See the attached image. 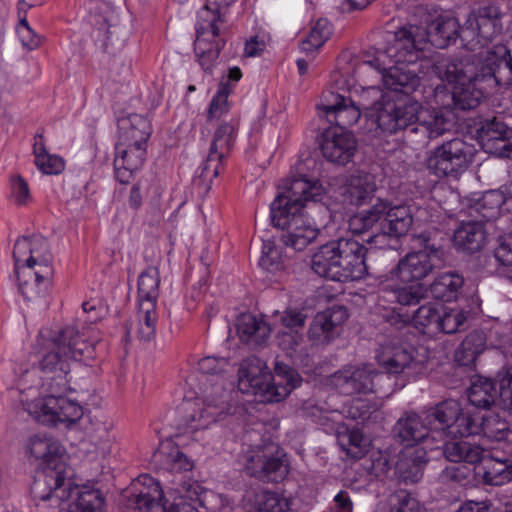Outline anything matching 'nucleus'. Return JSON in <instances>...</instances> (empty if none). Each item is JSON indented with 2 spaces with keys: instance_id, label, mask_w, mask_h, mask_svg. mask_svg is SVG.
Segmentation results:
<instances>
[{
  "instance_id": "f257e3e1",
  "label": "nucleus",
  "mask_w": 512,
  "mask_h": 512,
  "mask_svg": "<svg viewBox=\"0 0 512 512\" xmlns=\"http://www.w3.org/2000/svg\"><path fill=\"white\" fill-rule=\"evenodd\" d=\"M73 329L67 328L55 334L42 329L37 337L38 366L20 367L16 371V385L21 393L23 408L38 423L47 427L73 428L84 416L83 406L63 395L57 389H65L69 382L70 360H86L92 357L94 346L71 337Z\"/></svg>"
},
{
  "instance_id": "f03ea898",
  "label": "nucleus",
  "mask_w": 512,
  "mask_h": 512,
  "mask_svg": "<svg viewBox=\"0 0 512 512\" xmlns=\"http://www.w3.org/2000/svg\"><path fill=\"white\" fill-rule=\"evenodd\" d=\"M439 77L453 85L452 99L461 110L476 108L485 93L477 84L493 81L497 86L512 84V56L499 46L472 54L460 61H439L435 65Z\"/></svg>"
},
{
  "instance_id": "7ed1b4c3",
  "label": "nucleus",
  "mask_w": 512,
  "mask_h": 512,
  "mask_svg": "<svg viewBox=\"0 0 512 512\" xmlns=\"http://www.w3.org/2000/svg\"><path fill=\"white\" fill-rule=\"evenodd\" d=\"M325 189L318 180L304 175L287 179L284 191L270 204L273 225L285 230L281 242L295 251H303L319 235V229L306 217L304 210L309 203L320 201Z\"/></svg>"
},
{
  "instance_id": "20e7f679",
  "label": "nucleus",
  "mask_w": 512,
  "mask_h": 512,
  "mask_svg": "<svg viewBox=\"0 0 512 512\" xmlns=\"http://www.w3.org/2000/svg\"><path fill=\"white\" fill-rule=\"evenodd\" d=\"M228 367L229 361L223 357L208 356L199 360V392L195 398L182 404L183 416L179 429L184 433L208 428L223 412L228 393L225 377Z\"/></svg>"
},
{
  "instance_id": "39448f33",
  "label": "nucleus",
  "mask_w": 512,
  "mask_h": 512,
  "mask_svg": "<svg viewBox=\"0 0 512 512\" xmlns=\"http://www.w3.org/2000/svg\"><path fill=\"white\" fill-rule=\"evenodd\" d=\"M13 260L17 287L23 298L28 302L42 298L53 274L47 239L40 235L18 238Z\"/></svg>"
},
{
  "instance_id": "423d86ee",
  "label": "nucleus",
  "mask_w": 512,
  "mask_h": 512,
  "mask_svg": "<svg viewBox=\"0 0 512 512\" xmlns=\"http://www.w3.org/2000/svg\"><path fill=\"white\" fill-rule=\"evenodd\" d=\"M272 375L257 357L243 360L238 369V389L261 402H279L300 386L301 377L290 366L277 362Z\"/></svg>"
},
{
  "instance_id": "0eeeda50",
  "label": "nucleus",
  "mask_w": 512,
  "mask_h": 512,
  "mask_svg": "<svg viewBox=\"0 0 512 512\" xmlns=\"http://www.w3.org/2000/svg\"><path fill=\"white\" fill-rule=\"evenodd\" d=\"M27 453L39 461L41 471L32 485L34 498H46L43 493L48 487H59L63 475L67 473L65 447L47 434H37L27 443Z\"/></svg>"
},
{
  "instance_id": "6e6552de",
  "label": "nucleus",
  "mask_w": 512,
  "mask_h": 512,
  "mask_svg": "<svg viewBox=\"0 0 512 512\" xmlns=\"http://www.w3.org/2000/svg\"><path fill=\"white\" fill-rule=\"evenodd\" d=\"M425 413L426 420L431 425L432 441L468 437L477 430L472 424L473 414L464 412L461 404L454 399L444 400Z\"/></svg>"
},
{
  "instance_id": "1a4fd4ad",
  "label": "nucleus",
  "mask_w": 512,
  "mask_h": 512,
  "mask_svg": "<svg viewBox=\"0 0 512 512\" xmlns=\"http://www.w3.org/2000/svg\"><path fill=\"white\" fill-rule=\"evenodd\" d=\"M417 240L423 249L407 254L391 271L392 277H396L402 283L422 280L444 260V251L430 243V238L426 233L418 235Z\"/></svg>"
},
{
  "instance_id": "9d476101",
  "label": "nucleus",
  "mask_w": 512,
  "mask_h": 512,
  "mask_svg": "<svg viewBox=\"0 0 512 512\" xmlns=\"http://www.w3.org/2000/svg\"><path fill=\"white\" fill-rule=\"evenodd\" d=\"M470 155L467 143L460 138H454L430 150L425 166L437 177H456L467 169Z\"/></svg>"
},
{
  "instance_id": "9b49d317",
  "label": "nucleus",
  "mask_w": 512,
  "mask_h": 512,
  "mask_svg": "<svg viewBox=\"0 0 512 512\" xmlns=\"http://www.w3.org/2000/svg\"><path fill=\"white\" fill-rule=\"evenodd\" d=\"M386 380H390L389 375L374 370L370 365H350L335 372L330 383L340 394L354 395L377 393Z\"/></svg>"
},
{
  "instance_id": "f8f14e48",
  "label": "nucleus",
  "mask_w": 512,
  "mask_h": 512,
  "mask_svg": "<svg viewBox=\"0 0 512 512\" xmlns=\"http://www.w3.org/2000/svg\"><path fill=\"white\" fill-rule=\"evenodd\" d=\"M59 487H48L43 493L46 498H35V500L48 501L55 498L60 503H66L67 507L61 510L66 512H94L96 502V491L92 484L78 485L74 479L66 474L63 475Z\"/></svg>"
},
{
  "instance_id": "ddd939ff",
  "label": "nucleus",
  "mask_w": 512,
  "mask_h": 512,
  "mask_svg": "<svg viewBox=\"0 0 512 512\" xmlns=\"http://www.w3.org/2000/svg\"><path fill=\"white\" fill-rule=\"evenodd\" d=\"M417 102L383 99L375 106L377 130L384 134H396L410 129L418 114Z\"/></svg>"
},
{
  "instance_id": "4468645a",
  "label": "nucleus",
  "mask_w": 512,
  "mask_h": 512,
  "mask_svg": "<svg viewBox=\"0 0 512 512\" xmlns=\"http://www.w3.org/2000/svg\"><path fill=\"white\" fill-rule=\"evenodd\" d=\"M377 205L384 207L381 214H379V230H381V233L363 240L375 247L382 248L387 236L400 237L409 231L413 223V216L411 207L407 205L392 206L390 202L383 200H378Z\"/></svg>"
},
{
  "instance_id": "2eb2a0df",
  "label": "nucleus",
  "mask_w": 512,
  "mask_h": 512,
  "mask_svg": "<svg viewBox=\"0 0 512 512\" xmlns=\"http://www.w3.org/2000/svg\"><path fill=\"white\" fill-rule=\"evenodd\" d=\"M461 34H401L400 38L395 40V44L388 52L392 53L398 61L412 63L418 59V53L432 46L438 49H444L455 44L458 36Z\"/></svg>"
},
{
  "instance_id": "dca6fc26",
  "label": "nucleus",
  "mask_w": 512,
  "mask_h": 512,
  "mask_svg": "<svg viewBox=\"0 0 512 512\" xmlns=\"http://www.w3.org/2000/svg\"><path fill=\"white\" fill-rule=\"evenodd\" d=\"M134 487L137 493H133L128 501L130 512H168L169 500H165L159 482L152 476H139Z\"/></svg>"
},
{
  "instance_id": "f3484780",
  "label": "nucleus",
  "mask_w": 512,
  "mask_h": 512,
  "mask_svg": "<svg viewBox=\"0 0 512 512\" xmlns=\"http://www.w3.org/2000/svg\"><path fill=\"white\" fill-rule=\"evenodd\" d=\"M357 147L355 137L348 130L326 128L321 135L320 149L324 158L345 165L351 161Z\"/></svg>"
},
{
  "instance_id": "a211bd4d",
  "label": "nucleus",
  "mask_w": 512,
  "mask_h": 512,
  "mask_svg": "<svg viewBox=\"0 0 512 512\" xmlns=\"http://www.w3.org/2000/svg\"><path fill=\"white\" fill-rule=\"evenodd\" d=\"M335 241L344 282L364 278L367 274L366 247L354 238L342 237Z\"/></svg>"
},
{
  "instance_id": "6ab92c4d",
  "label": "nucleus",
  "mask_w": 512,
  "mask_h": 512,
  "mask_svg": "<svg viewBox=\"0 0 512 512\" xmlns=\"http://www.w3.org/2000/svg\"><path fill=\"white\" fill-rule=\"evenodd\" d=\"M245 470L250 476L267 482H279L288 474L285 462L263 448L247 452Z\"/></svg>"
},
{
  "instance_id": "aec40b11",
  "label": "nucleus",
  "mask_w": 512,
  "mask_h": 512,
  "mask_svg": "<svg viewBox=\"0 0 512 512\" xmlns=\"http://www.w3.org/2000/svg\"><path fill=\"white\" fill-rule=\"evenodd\" d=\"M236 139V127L232 122H222L214 132L209 154L202 168V175L215 178L222 162L232 149Z\"/></svg>"
},
{
  "instance_id": "412c9836",
  "label": "nucleus",
  "mask_w": 512,
  "mask_h": 512,
  "mask_svg": "<svg viewBox=\"0 0 512 512\" xmlns=\"http://www.w3.org/2000/svg\"><path fill=\"white\" fill-rule=\"evenodd\" d=\"M395 434L400 441L407 447L414 446L418 443H424L425 449H437L440 445H429L428 442L432 441L431 425L424 417L414 413H406L401 417L395 425Z\"/></svg>"
},
{
  "instance_id": "4be33fe9",
  "label": "nucleus",
  "mask_w": 512,
  "mask_h": 512,
  "mask_svg": "<svg viewBox=\"0 0 512 512\" xmlns=\"http://www.w3.org/2000/svg\"><path fill=\"white\" fill-rule=\"evenodd\" d=\"M324 101L325 103H322L323 111L328 121L335 123V126L330 128L347 130L346 128L358 122L361 116L360 108L351 99L331 92L325 96Z\"/></svg>"
},
{
  "instance_id": "5701e85b",
  "label": "nucleus",
  "mask_w": 512,
  "mask_h": 512,
  "mask_svg": "<svg viewBox=\"0 0 512 512\" xmlns=\"http://www.w3.org/2000/svg\"><path fill=\"white\" fill-rule=\"evenodd\" d=\"M115 149V178L119 183L127 184L134 172L142 167L146 157V147L118 141Z\"/></svg>"
},
{
  "instance_id": "b1692460",
  "label": "nucleus",
  "mask_w": 512,
  "mask_h": 512,
  "mask_svg": "<svg viewBox=\"0 0 512 512\" xmlns=\"http://www.w3.org/2000/svg\"><path fill=\"white\" fill-rule=\"evenodd\" d=\"M348 319V311L343 306H335L318 313L310 327L309 338L318 344H326L337 334V328Z\"/></svg>"
},
{
  "instance_id": "393cba45",
  "label": "nucleus",
  "mask_w": 512,
  "mask_h": 512,
  "mask_svg": "<svg viewBox=\"0 0 512 512\" xmlns=\"http://www.w3.org/2000/svg\"><path fill=\"white\" fill-rule=\"evenodd\" d=\"M453 126V113L449 110L433 109L429 112H421L416 115L411 128L410 135L422 134L427 139H435Z\"/></svg>"
},
{
  "instance_id": "a878e982",
  "label": "nucleus",
  "mask_w": 512,
  "mask_h": 512,
  "mask_svg": "<svg viewBox=\"0 0 512 512\" xmlns=\"http://www.w3.org/2000/svg\"><path fill=\"white\" fill-rule=\"evenodd\" d=\"M236 0H207L197 12L195 32H221L227 23L229 8Z\"/></svg>"
},
{
  "instance_id": "bb28decb",
  "label": "nucleus",
  "mask_w": 512,
  "mask_h": 512,
  "mask_svg": "<svg viewBox=\"0 0 512 512\" xmlns=\"http://www.w3.org/2000/svg\"><path fill=\"white\" fill-rule=\"evenodd\" d=\"M202 487L195 481L186 480L170 487L167 491L169 500L168 512H199L197 505L201 503Z\"/></svg>"
},
{
  "instance_id": "cd10ccee",
  "label": "nucleus",
  "mask_w": 512,
  "mask_h": 512,
  "mask_svg": "<svg viewBox=\"0 0 512 512\" xmlns=\"http://www.w3.org/2000/svg\"><path fill=\"white\" fill-rule=\"evenodd\" d=\"M236 326L240 340L254 349L265 345L272 332L263 317L251 313L242 314Z\"/></svg>"
},
{
  "instance_id": "c85d7f7f",
  "label": "nucleus",
  "mask_w": 512,
  "mask_h": 512,
  "mask_svg": "<svg viewBox=\"0 0 512 512\" xmlns=\"http://www.w3.org/2000/svg\"><path fill=\"white\" fill-rule=\"evenodd\" d=\"M311 268L320 277L344 282L335 240L318 248L312 256Z\"/></svg>"
},
{
  "instance_id": "c756f323",
  "label": "nucleus",
  "mask_w": 512,
  "mask_h": 512,
  "mask_svg": "<svg viewBox=\"0 0 512 512\" xmlns=\"http://www.w3.org/2000/svg\"><path fill=\"white\" fill-rule=\"evenodd\" d=\"M379 364L388 374H399L414 362L413 348L393 342L383 345L377 355Z\"/></svg>"
},
{
  "instance_id": "7c9ffc66",
  "label": "nucleus",
  "mask_w": 512,
  "mask_h": 512,
  "mask_svg": "<svg viewBox=\"0 0 512 512\" xmlns=\"http://www.w3.org/2000/svg\"><path fill=\"white\" fill-rule=\"evenodd\" d=\"M153 457L162 469L170 473L187 472L193 467L192 462L171 439L161 441Z\"/></svg>"
},
{
  "instance_id": "2f4dec72",
  "label": "nucleus",
  "mask_w": 512,
  "mask_h": 512,
  "mask_svg": "<svg viewBox=\"0 0 512 512\" xmlns=\"http://www.w3.org/2000/svg\"><path fill=\"white\" fill-rule=\"evenodd\" d=\"M118 129L120 142L144 147L152 133L150 121L139 114H132L126 119L119 120Z\"/></svg>"
},
{
  "instance_id": "473e14b6",
  "label": "nucleus",
  "mask_w": 512,
  "mask_h": 512,
  "mask_svg": "<svg viewBox=\"0 0 512 512\" xmlns=\"http://www.w3.org/2000/svg\"><path fill=\"white\" fill-rule=\"evenodd\" d=\"M481 463L482 478L488 485L501 486L512 480V461L500 459L484 450Z\"/></svg>"
},
{
  "instance_id": "72a5a7b5",
  "label": "nucleus",
  "mask_w": 512,
  "mask_h": 512,
  "mask_svg": "<svg viewBox=\"0 0 512 512\" xmlns=\"http://www.w3.org/2000/svg\"><path fill=\"white\" fill-rule=\"evenodd\" d=\"M376 189L375 182L370 174L358 173L351 175L344 187L343 201L353 206L367 203Z\"/></svg>"
},
{
  "instance_id": "f704fd0d",
  "label": "nucleus",
  "mask_w": 512,
  "mask_h": 512,
  "mask_svg": "<svg viewBox=\"0 0 512 512\" xmlns=\"http://www.w3.org/2000/svg\"><path fill=\"white\" fill-rule=\"evenodd\" d=\"M485 240L484 225L479 221L462 222L453 235L455 247L468 253L479 251Z\"/></svg>"
},
{
  "instance_id": "c9c22d12",
  "label": "nucleus",
  "mask_w": 512,
  "mask_h": 512,
  "mask_svg": "<svg viewBox=\"0 0 512 512\" xmlns=\"http://www.w3.org/2000/svg\"><path fill=\"white\" fill-rule=\"evenodd\" d=\"M219 34H197L194 40V53L201 68L212 73L216 60L224 45Z\"/></svg>"
},
{
  "instance_id": "e433bc0d",
  "label": "nucleus",
  "mask_w": 512,
  "mask_h": 512,
  "mask_svg": "<svg viewBox=\"0 0 512 512\" xmlns=\"http://www.w3.org/2000/svg\"><path fill=\"white\" fill-rule=\"evenodd\" d=\"M114 423L112 420H105L98 425V432L104 431L107 435L106 437H101L100 441H98V454L101 453L102 461L100 463L101 466V474L105 475L107 480L112 479L113 470L117 464L116 451L117 447L115 445V433L113 432Z\"/></svg>"
},
{
  "instance_id": "4c0bfd02",
  "label": "nucleus",
  "mask_w": 512,
  "mask_h": 512,
  "mask_svg": "<svg viewBox=\"0 0 512 512\" xmlns=\"http://www.w3.org/2000/svg\"><path fill=\"white\" fill-rule=\"evenodd\" d=\"M426 462L425 448L407 449L397 462L396 470L405 482L415 483L422 477Z\"/></svg>"
},
{
  "instance_id": "58836bf2",
  "label": "nucleus",
  "mask_w": 512,
  "mask_h": 512,
  "mask_svg": "<svg viewBox=\"0 0 512 512\" xmlns=\"http://www.w3.org/2000/svg\"><path fill=\"white\" fill-rule=\"evenodd\" d=\"M466 29L470 32L490 31L499 32L500 11L496 5H487L472 10L465 23Z\"/></svg>"
},
{
  "instance_id": "ea45409f",
  "label": "nucleus",
  "mask_w": 512,
  "mask_h": 512,
  "mask_svg": "<svg viewBox=\"0 0 512 512\" xmlns=\"http://www.w3.org/2000/svg\"><path fill=\"white\" fill-rule=\"evenodd\" d=\"M382 292L389 294L396 303L402 306L417 305L426 296V289L421 283H403L401 285L389 280L382 284Z\"/></svg>"
},
{
  "instance_id": "a19ab883",
  "label": "nucleus",
  "mask_w": 512,
  "mask_h": 512,
  "mask_svg": "<svg viewBox=\"0 0 512 512\" xmlns=\"http://www.w3.org/2000/svg\"><path fill=\"white\" fill-rule=\"evenodd\" d=\"M472 424L477 427V430L473 431L472 435L483 434L493 441L506 439L510 432L507 421L495 413L485 415L473 414Z\"/></svg>"
},
{
  "instance_id": "79ce46f5",
  "label": "nucleus",
  "mask_w": 512,
  "mask_h": 512,
  "mask_svg": "<svg viewBox=\"0 0 512 512\" xmlns=\"http://www.w3.org/2000/svg\"><path fill=\"white\" fill-rule=\"evenodd\" d=\"M420 77L402 67H391L383 75V84L386 89L409 95L420 86Z\"/></svg>"
},
{
  "instance_id": "37998d69",
  "label": "nucleus",
  "mask_w": 512,
  "mask_h": 512,
  "mask_svg": "<svg viewBox=\"0 0 512 512\" xmlns=\"http://www.w3.org/2000/svg\"><path fill=\"white\" fill-rule=\"evenodd\" d=\"M434 442L442 443L443 453L447 460L451 462H467L475 464L483 457L484 449L466 441L446 442L444 438L443 440H435Z\"/></svg>"
},
{
  "instance_id": "c03bdc74",
  "label": "nucleus",
  "mask_w": 512,
  "mask_h": 512,
  "mask_svg": "<svg viewBox=\"0 0 512 512\" xmlns=\"http://www.w3.org/2000/svg\"><path fill=\"white\" fill-rule=\"evenodd\" d=\"M464 285V278L456 272H445L438 275L430 286L434 298L443 302H451L458 298Z\"/></svg>"
},
{
  "instance_id": "a18cd8bd",
  "label": "nucleus",
  "mask_w": 512,
  "mask_h": 512,
  "mask_svg": "<svg viewBox=\"0 0 512 512\" xmlns=\"http://www.w3.org/2000/svg\"><path fill=\"white\" fill-rule=\"evenodd\" d=\"M425 32H460V24L452 10L428 9L423 17Z\"/></svg>"
},
{
  "instance_id": "49530a36",
  "label": "nucleus",
  "mask_w": 512,
  "mask_h": 512,
  "mask_svg": "<svg viewBox=\"0 0 512 512\" xmlns=\"http://www.w3.org/2000/svg\"><path fill=\"white\" fill-rule=\"evenodd\" d=\"M442 304L429 302L421 305L414 313L412 322L416 329L423 334L435 335L439 332V320Z\"/></svg>"
},
{
  "instance_id": "de8ad7c7",
  "label": "nucleus",
  "mask_w": 512,
  "mask_h": 512,
  "mask_svg": "<svg viewBox=\"0 0 512 512\" xmlns=\"http://www.w3.org/2000/svg\"><path fill=\"white\" fill-rule=\"evenodd\" d=\"M383 209L382 205L375 203L370 209L353 215L348 222L349 230L354 235H361L371 231L367 238L381 233V230H379V214H381Z\"/></svg>"
},
{
  "instance_id": "09e8293b",
  "label": "nucleus",
  "mask_w": 512,
  "mask_h": 512,
  "mask_svg": "<svg viewBox=\"0 0 512 512\" xmlns=\"http://www.w3.org/2000/svg\"><path fill=\"white\" fill-rule=\"evenodd\" d=\"M33 154L37 168L44 174L57 175L65 169V161L62 157L48 153L42 135L35 137Z\"/></svg>"
},
{
  "instance_id": "8fccbe9b",
  "label": "nucleus",
  "mask_w": 512,
  "mask_h": 512,
  "mask_svg": "<svg viewBox=\"0 0 512 512\" xmlns=\"http://www.w3.org/2000/svg\"><path fill=\"white\" fill-rule=\"evenodd\" d=\"M278 347L295 363L302 362L307 356L304 345V333L299 331L279 330L276 333Z\"/></svg>"
},
{
  "instance_id": "3c124183",
  "label": "nucleus",
  "mask_w": 512,
  "mask_h": 512,
  "mask_svg": "<svg viewBox=\"0 0 512 512\" xmlns=\"http://www.w3.org/2000/svg\"><path fill=\"white\" fill-rule=\"evenodd\" d=\"M160 294V276L156 267H148L138 277V303L157 304Z\"/></svg>"
},
{
  "instance_id": "603ef678",
  "label": "nucleus",
  "mask_w": 512,
  "mask_h": 512,
  "mask_svg": "<svg viewBox=\"0 0 512 512\" xmlns=\"http://www.w3.org/2000/svg\"><path fill=\"white\" fill-rule=\"evenodd\" d=\"M496 397V388L492 380L488 378H478L473 381L468 389L469 402L478 408H488L494 403Z\"/></svg>"
},
{
  "instance_id": "864d4df0",
  "label": "nucleus",
  "mask_w": 512,
  "mask_h": 512,
  "mask_svg": "<svg viewBox=\"0 0 512 512\" xmlns=\"http://www.w3.org/2000/svg\"><path fill=\"white\" fill-rule=\"evenodd\" d=\"M156 305L149 302L138 303L137 336L143 341H150L155 336L157 324Z\"/></svg>"
},
{
  "instance_id": "5fc2aeb1",
  "label": "nucleus",
  "mask_w": 512,
  "mask_h": 512,
  "mask_svg": "<svg viewBox=\"0 0 512 512\" xmlns=\"http://www.w3.org/2000/svg\"><path fill=\"white\" fill-rule=\"evenodd\" d=\"M273 325L282 326L284 331H299L303 332L306 314L296 308H287L284 311L275 310L272 313Z\"/></svg>"
},
{
  "instance_id": "6e6d98bb",
  "label": "nucleus",
  "mask_w": 512,
  "mask_h": 512,
  "mask_svg": "<svg viewBox=\"0 0 512 512\" xmlns=\"http://www.w3.org/2000/svg\"><path fill=\"white\" fill-rule=\"evenodd\" d=\"M388 512H424V507L406 490H399L390 495Z\"/></svg>"
},
{
  "instance_id": "4d7b16f0",
  "label": "nucleus",
  "mask_w": 512,
  "mask_h": 512,
  "mask_svg": "<svg viewBox=\"0 0 512 512\" xmlns=\"http://www.w3.org/2000/svg\"><path fill=\"white\" fill-rule=\"evenodd\" d=\"M512 131L508 126L497 117L486 120L483 122L479 129V136L482 141H501L504 142L509 138Z\"/></svg>"
},
{
  "instance_id": "13d9d810",
  "label": "nucleus",
  "mask_w": 512,
  "mask_h": 512,
  "mask_svg": "<svg viewBox=\"0 0 512 512\" xmlns=\"http://www.w3.org/2000/svg\"><path fill=\"white\" fill-rule=\"evenodd\" d=\"M466 320L467 313L465 311L457 309L444 310V307H442L438 325L439 332L453 334L464 325Z\"/></svg>"
},
{
  "instance_id": "bf43d9fd",
  "label": "nucleus",
  "mask_w": 512,
  "mask_h": 512,
  "mask_svg": "<svg viewBox=\"0 0 512 512\" xmlns=\"http://www.w3.org/2000/svg\"><path fill=\"white\" fill-rule=\"evenodd\" d=\"M120 22L119 9L108 2H98V30L109 32Z\"/></svg>"
},
{
  "instance_id": "052dcab7",
  "label": "nucleus",
  "mask_w": 512,
  "mask_h": 512,
  "mask_svg": "<svg viewBox=\"0 0 512 512\" xmlns=\"http://www.w3.org/2000/svg\"><path fill=\"white\" fill-rule=\"evenodd\" d=\"M9 199L18 206L27 205L32 200L27 182L19 175L10 179Z\"/></svg>"
},
{
  "instance_id": "680f3d73",
  "label": "nucleus",
  "mask_w": 512,
  "mask_h": 512,
  "mask_svg": "<svg viewBox=\"0 0 512 512\" xmlns=\"http://www.w3.org/2000/svg\"><path fill=\"white\" fill-rule=\"evenodd\" d=\"M259 507L261 512H290L287 499L271 491L262 492Z\"/></svg>"
},
{
  "instance_id": "e2e57ef3",
  "label": "nucleus",
  "mask_w": 512,
  "mask_h": 512,
  "mask_svg": "<svg viewBox=\"0 0 512 512\" xmlns=\"http://www.w3.org/2000/svg\"><path fill=\"white\" fill-rule=\"evenodd\" d=\"M505 203L504 195L498 190H490L483 194L478 202V210H487L482 212L485 218H491L499 212L501 206Z\"/></svg>"
},
{
  "instance_id": "0e129e2a",
  "label": "nucleus",
  "mask_w": 512,
  "mask_h": 512,
  "mask_svg": "<svg viewBox=\"0 0 512 512\" xmlns=\"http://www.w3.org/2000/svg\"><path fill=\"white\" fill-rule=\"evenodd\" d=\"M259 266L267 271L275 272L283 268L284 260L276 246L264 245Z\"/></svg>"
},
{
  "instance_id": "69168bd1",
  "label": "nucleus",
  "mask_w": 512,
  "mask_h": 512,
  "mask_svg": "<svg viewBox=\"0 0 512 512\" xmlns=\"http://www.w3.org/2000/svg\"><path fill=\"white\" fill-rule=\"evenodd\" d=\"M328 37L323 34H306V37L299 44L300 51L307 57L314 59L321 47L327 42Z\"/></svg>"
},
{
  "instance_id": "338daca9",
  "label": "nucleus",
  "mask_w": 512,
  "mask_h": 512,
  "mask_svg": "<svg viewBox=\"0 0 512 512\" xmlns=\"http://www.w3.org/2000/svg\"><path fill=\"white\" fill-rule=\"evenodd\" d=\"M494 256L501 265H512V233L499 237Z\"/></svg>"
},
{
  "instance_id": "774afa93",
  "label": "nucleus",
  "mask_w": 512,
  "mask_h": 512,
  "mask_svg": "<svg viewBox=\"0 0 512 512\" xmlns=\"http://www.w3.org/2000/svg\"><path fill=\"white\" fill-rule=\"evenodd\" d=\"M229 109L228 98L215 93L208 107V121L220 120L228 114Z\"/></svg>"
}]
</instances>
